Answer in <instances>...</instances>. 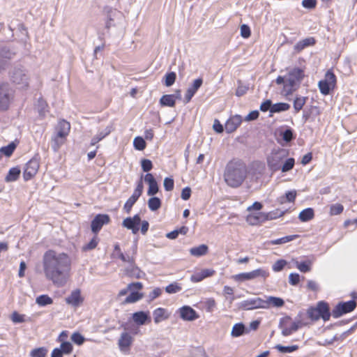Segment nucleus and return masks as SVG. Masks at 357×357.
I'll return each mask as SVG.
<instances>
[{
    "label": "nucleus",
    "mask_w": 357,
    "mask_h": 357,
    "mask_svg": "<svg viewBox=\"0 0 357 357\" xmlns=\"http://www.w3.org/2000/svg\"><path fill=\"white\" fill-rule=\"evenodd\" d=\"M42 262L44 275L47 280L58 287L67 283L72 265L68 254L49 250L44 253Z\"/></svg>",
    "instance_id": "nucleus-1"
},
{
    "label": "nucleus",
    "mask_w": 357,
    "mask_h": 357,
    "mask_svg": "<svg viewBox=\"0 0 357 357\" xmlns=\"http://www.w3.org/2000/svg\"><path fill=\"white\" fill-rule=\"evenodd\" d=\"M247 176L248 169L245 164L238 159H233L226 165L223 174L225 182L234 188L241 186Z\"/></svg>",
    "instance_id": "nucleus-2"
},
{
    "label": "nucleus",
    "mask_w": 357,
    "mask_h": 357,
    "mask_svg": "<svg viewBox=\"0 0 357 357\" xmlns=\"http://www.w3.org/2000/svg\"><path fill=\"white\" fill-rule=\"evenodd\" d=\"M304 77V71L302 69L294 68L289 70L286 75L278 76L275 79V83L278 85H283L281 94L287 97L298 89Z\"/></svg>",
    "instance_id": "nucleus-3"
},
{
    "label": "nucleus",
    "mask_w": 357,
    "mask_h": 357,
    "mask_svg": "<svg viewBox=\"0 0 357 357\" xmlns=\"http://www.w3.org/2000/svg\"><path fill=\"white\" fill-rule=\"evenodd\" d=\"M283 212H280L279 215L273 213H263V212H249V214L246 216V222L250 225H258L260 223L268 220L276 218L278 216H282L283 215Z\"/></svg>",
    "instance_id": "nucleus-4"
},
{
    "label": "nucleus",
    "mask_w": 357,
    "mask_h": 357,
    "mask_svg": "<svg viewBox=\"0 0 357 357\" xmlns=\"http://www.w3.org/2000/svg\"><path fill=\"white\" fill-rule=\"evenodd\" d=\"M269 276V272L264 268H257L250 272L242 273L232 276V279L236 282H245L255 280L259 278L266 279Z\"/></svg>",
    "instance_id": "nucleus-5"
},
{
    "label": "nucleus",
    "mask_w": 357,
    "mask_h": 357,
    "mask_svg": "<svg viewBox=\"0 0 357 357\" xmlns=\"http://www.w3.org/2000/svg\"><path fill=\"white\" fill-rule=\"evenodd\" d=\"M336 83V77L333 73L328 70L325 75V78L323 80H320L318 83V86L320 92L324 95H328L330 91L334 88Z\"/></svg>",
    "instance_id": "nucleus-6"
},
{
    "label": "nucleus",
    "mask_w": 357,
    "mask_h": 357,
    "mask_svg": "<svg viewBox=\"0 0 357 357\" xmlns=\"http://www.w3.org/2000/svg\"><path fill=\"white\" fill-rule=\"evenodd\" d=\"M286 154L283 150L272 152L267 158L268 168L273 172L280 169L282 162Z\"/></svg>",
    "instance_id": "nucleus-7"
},
{
    "label": "nucleus",
    "mask_w": 357,
    "mask_h": 357,
    "mask_svg": "<svg viewBox=\"0 0 357 357\" xmlns=\"http://www.w3.org/2000/svg\"><path fill=\"white\" fill-rule=\"evenodd\" d=\"M266 307V303L264 300L259 297H255L248 298L247 300L241 301L238 304V308L243 310H252L256 309H265Z\"/></svg>",
    "instance_id": "nucleus-8"
},
{
    "label": "nucleus",
    "mask_w": 357,
    "mask_h": 357,
    "mask_svg": "<svg viewBox=\"0 0 357 357\" xmlns=\"http://www.w3.org/2000/svg\"><path fill=\"white\" fill-rule=\"evenodd\" d=\"M13 98V91L8 84H0V111L6 110Z\"/></svg>",
    "instance_id": "nucleus-9"
},
{
    "label": "nucleus",
    "mask_w": 357,
    "mask_h": 357,
    "mask_svg": "<svg viewBox=\"0 0 357 357\" xmlns=\"http://www.w3.org/2000/svg\"><path fill=\"white\" fill-rule=\"evenodd\" d=\"M10 79L13 83L22 88L27 87L29 85V77L24 70L21 68H15L10 72Z\"/></svg>",
    "instance_id": "nucleus-10"
},
{
    "label": "nucleus",
    "mask_w": 357,
    "mask_h": 357,
    "mask_svg": "<svg viewBox=\"0 0 357 357\" xmlns=\"http://www.w3.org/2000/svg\"><path fill=\"white\" fill-rule=\"evenodd\" d=\"M356 307V303L354 301L340 303L332 311V316L334 318H339L344 314L353 311Z\"/></svg>",
    "instance_id": "nucleus-11"
},
{
    "label": "nucleus",
    "mask_w": 357,
    "mask_h": 357,
    "mask_svg": "<svg viewBox=\"0 0 357 357\" xmlns=\"http://www.w3.org/2000/svg\"><path fill=\"white\" fill-rule=\"evenodd\" d=\"M141 223V218L139 215H135L133 217L126 218L123 220L122 226L128 229L132 230V234H136L139 229V225Z\"/></svg>",
    "instance_id": "nucleus-12"
},
{
    "label": "nucleus",
    "mask_w": 357,
    "mask_h": 357,
    "mask_svg": "<svg viewBox=\"0 0 357 357\" xmlns=\"http://www.w3.org/2000/svg\"><path fill=\"white\" fill-rule=\"evenodd\" d=\"M39 169V162L36 159L30 160L25 166L24 171V178L26 181L30 180L33 177Z\"/></svg>",
    "instance_id": "nucleus-13"
},
{
    "label": "nucleus",
    "mask_w": 357,
    "mask_h": 357,
    "mask_svg": "<svg viewBox=\"0 0 357 357\" xmlns=\"http://www.w3.org/2000/svg\"><path fill=\"white\" fill-rule=\"evenodd\" d=\"M109 217L106 214H99L91 222V230L97 234L105 224L109 223Z\"/></svg>",
    "instance_id": "nucleus-14"
},
{
    "label": "nucleus",
    "mask_w": 357,
    "mask_h": 357,
    "mask_svg": "<svg viewBox=\"0 0 357 357\" xmlns=\"http://www.w3.org/2000/svg\"><path fill=\"white\" fill-rule=\"evenodd\" d=\"M133 342V337L128 332H123L121 334L118 341L119 349L123 352H126L130 349Z\"/></svg>",
    "instance_id": "nucleus-15"
},
{
    "label": "nucleus",
    "mask_w": 357,
    "mask_h": 357,
    "mask_svg": "<svg viewBox=\"0 0 357 357\" xmlns=\"http://www.w3.org/2000/svg\"><path fill=\"white\" fill-rule=\"evenodd\" d=\"M290 320L289 318H286L282 320L280 324V327L282 329V334L284 336H288L293 333L296 332L298 328L300 322H292L288 325L287 322Z\"/></svg>",
    "instance_id": "nucleus-16"
},
{
    "label": "nucleus",
    "mask_w": 357,
    "mask_h": 357,
    "mask_svg": "<svg viewBox=\"0 0 357 357\" xmlns=\"http://www.w3.org/2000/svg\"><path fill=\"white\" fill-rule=\"evenodd\" d=\"M65 300L67 304L73 307H78L82 304L84 298L81 295V291L77 289L73 290Z\"/></svg>",
    "instance_id": "nucleus-17"
},
{
    "label": "nucleus",
    "mask_w": 357,
    "mask_h": 357,
    "mask_svg": "<svg viewBox=\"0 0 357 357\" xmlns=\"http://www.w3.org/2000/svg\"><path fill=\"white\" fill-rule=\"evenodd\" d=\"M180 317L185 321H194L199 317V315L191 307L185 305L178 309Z\"/></svg>",
    "instance_id": "nucleus-18"
},
{
    "label": "nucleus",
    "mask_w": 357,
    "mask_h": 357,
    "mask_svg": "<svg viewBox=\"0 0 357 357\" xmlns=\"http://www.w3.org/2000/svg\"><path fill=\"white\" fill-rule=\"evenodd\" d=\"M213 269L206 268L202 269L199 272H197L191 275L190 280L193 282H199L206 278L211 277L215 274Z\"/></svg>",
    "instance_id": "nucleus-19"
},
{
    "label": "nucleus",
    "mask_w": 357,
    "mask_h": 357,
    "mask_svg": "<svg viewBox=\"0 0 357 357\" xmlns=\"http://www.w3.org/2000/svg\"><path fill=\"white\" fill-rule=\"evenodd\" d=\"M242 119L239 115L231 117L225 124V130L228 133L233 132L241 123Z\"/></svg>",
    "instance_id": "nucleus-20"
},
{
    "label": "nucleus",
    "mask_w": 357,
    "mask_h": 357,
    "mask_svg": "<svg viewBox=\"0 0 357 357\" xmlns=\"http://www.w3.org/2000/svg\"><path fill=\"white\" fill-rule=\"evenodd\" d=\"M133 321L137 325H144L146 321H151L149 312L139 311L132 314Z\"/></svg>",
    "instance_id": "nucleus-21"
},
{
    "label": "nucleus",
    "mask_w": 357,
    "mask_h": 357,
    "mask_svg": "<svg viewBox=\"0 0 357 357\" xmlns=\"http://www.w3.org/2000/svg\"><path fill=\"white\" fill-rule=\"evenodd\" d=\"M153 316L154 322L155 324H159L160 322L167 319L169 317L170 314L166 309L158 307L153 312Z\"/></svg>",
    "instance_id": "nucleus-22"
},
{
    "label": "nucleus",
    "mask_w": 357,
    "mask_h": 357,
    "mask_svg": "<svg viewBox=\"0 0 357 357\" xmlns=\"http://www.w3.org/2000/svg\"><path fill=\"white\" fill-rule=\"evenodd\" d=\"M112 257L114 258H119L121 260L125 262L132 263L134 261L133 256H130L126 254L124 255L120 248V246L118 243L114 245V250L112 253Z\"/></svg>",
    "instance_id": "nucleus-23"
},
{
    "label": "nucleus",
    "mask_w": 357,
    "mask_h": 357,
    "mask_svg": "<svg viewBox=\"0 0 357 357\" xmlns=\"http://www.w3.org/2000/svg\"><path fill=\"white\" fill-rule=\"evenodd\" d=\"M135 261L132 263H130V266L126 268L125 271L127 275L134 278H142L145 274L142 272L137 266L134 264Z\"/></svg>",
    "instance_id": "nucleus-24"
},
{
    "label": "nucleus",
    "mask_w": 357,
    "mask_h": 357,
    "mask_svg": "<svg viewBox=\"0 0 357 357\" xmlns=\"http://www.w3.org/2000/svg\"><path fill=\"white\" fill-rule=\"evenodd\" d=\"M70 129V123L65 120H61L58 123L56 128V134L59 135V137H66L69 134Z\"/></svg>",
    "instance_id": "nucleus-25"
},
{
    "label": "nucleus",
    "mask_w": 357,
    "mask_h": 357,
    "mask_svg": "<svg viewBox=\"0 0 357 357\" xmlns=\"http://www.w3.org/2000/svg\"><path fill=\"white\" fill-rule=\"evenodd\" d=\"M316 309L319 311V315L324 321H328L330 319L331 313L329 312L328 305L324 301L319 302Z\"/></svg>",
    "instance_id": "nucleus-26"
},
{
    "label": "nucleus",
    "mask_w": 357,
    "mask_h": 357,
    "mask_svg": "<svg viewBox=\"0 0 357 357\" xmlns=\"http://www.w3.org/2000/svg\"><path fill=\"white\" fill-rule=\"evenodd\" d=\"M315 43V40L312 37L306 38L303 40L298 41L294 45V50L297 52H300L307 47L312 46Z\"/></svg>",
    "instance_id": "nucleus-27"
},
{
    "label": "nucleus",
    "mask_w": 357,
    "mask_h": 357,
    "mask_svg": "<svg viewBox=\"0 0 357 357\" xmlns=\"http://www.w3.org/2000/svg\"><path fill=\"white\" fill-rule=\"evenodd\" d=\"M111 131L112 127L110 126H108L104 130L99 131L98 133L92 138L91 145L94 146L98 143L106 136H107L111 132Z\"/></svg>",
    "instance_id": "nucleus-28"
},
{
    "label": "nucleus",
    "mask_w": 357,
    "mask_h": 357,
    "mask_svg": "<svg viewBox=\"0 0 357 357\" xmlns=\"http://www.w3.org/2000/svg\"><path fill=\"white\" fill-rule=\"evenodd\" d=\"M264 302L266 303V307L265 309H268L271 306L280 307L283 306L284 303L282 298L274 296H268L266 300H264Z\"/></svg>",
    "instance_id": "nucleus-29"
},
{
    "label": "nucleus",
    "mask_w": 357,
    "mask_h": 357,
    "mask_svg": "<svg viewBox=\"0 0 357 357\" xmlns=\"http://www.w3.org/2000/svg\"><path fill=\"white\" fill-rule=\"evenodd\" d=\"M208 248L206 245L202 244L197 247L190 248V253L195 257H202L208 252Z\"/></svg>",
    "instance_id": "nucleus-30"
},
{
    "label": "nucleus",
    "mask_w": 357,
    "mask_h": 357,
    "mask_svg": "<svg viewBox=\"0 0 357 357\" xmlns=\"http://www.w3.org/2000/svg\"><path fill=\"white\" fill-rule=\"evenodd\" d=\"M246 332V328L242 323H238L233 326L231 335L234 337H239Z\"/></svg>",
    "instance_id": "nucleus-31"
},
{
    "label": "nucleus",
    "mask_w": 357,
    "mask_h": 357,
    "mask_svg": "<svg viewBox=\"0 0 357 357\" xmlns=\"http://www.w3.org/2000/svg\"><path fill=\"white\" fill-rule=\"evenodd\" d=\"M314 211L311 208H307L303 210L298 215L301 222H307L314 218Z\"/></svg>",
    "instance_id": "nucleus-32"
},
{
    "label": "nucleus",
    "mask_w": 357,
    "mask_h": 357,
    "mask_svg": "<svg viewBox=\"0 0 357 357\" xmlns=\"http://www.w3.org/2000/svg\"><path fill=\"white\" fill-rule=\"evenodd\" d=\"M307 100V97L296 96L294 100L293 106L296 113L300 112Z\"/></svg>",
    "instance_id": "nucleus-33"
},
{
    "label": "nucleus",
    "mask_w": 357,
    "mask_h": 357,
    "mask_svg": "<svg viewBox=\"0 0 357 357\" xmlns=\"http://www.w3.org/2000/svg\"><path fill=\"white\" fill-rule=\"evenodd\" d=\"M160 103L162 106L174 107L176 103L174 96L171 94L164 95L160 98Z\"/></svg>",
    "instance_id": "nucleus-34"
},
{
    "label": "nucleus",
    "mask_w": 357,
    "mask_h": 357,
    "mask_svg": "<svg viewBox=\"0 0 357 357\" xmlns=\"http://www.w3.org/2000/svg\"><path fill=\"white\" fill-rule=\"evenodd\" d=\"M66 137H59V135L56 134L55 136L52 137V148L54 151L56 152L61 145L64 144Z\"/></svg>",
    "instance_id": "nucleus-35"
},
{
    "label": "nucleus",
    "mask_w": 357,
    "mask_h": 357,
    "mask_svg": "<svg viewBox=\"0 0 357 357\" xmlns=\"http://www.w3.org/2000/svg\"><path fill=\"white\" fill-rule=\"evenodd\" d=\"M15 53L8 47L0 48V57L3 58L9 63V61L14 58Z\"/></svg>",
    "instance_id": "nucleus-36"
},
{
    "label": "nucleus",
    "mask_w": 357,
    "mask_h": 357,
    "mask_svg": "<svg viewBox=\"0 0 357 357\" xmlns=\"http://www.w3.org/2000/svg\"><path fill=\"white\" fill-rule=\"evenodd\" d=\"M20 172H21L20 169L18 167L11 168L9 170L8 174L6 177V181L7 182H11V181H16L18 178V177L20 174Z\"/></svg>",
    "instance_id": "nucleus-37"
},
{
    "label": "nucleus",
    "mask_w": 357,
    "mask_h": 357,
    "mask_svg": "<svg viewBox=\"0 0 357 357\" xmlns=\"http://www.w3.org/2000/svg\"><path fill=\"white\" fill-rule=\"evenodd\" d=\"M36 303L40 306H45L52 304L53 300L48 295L44 294L38 296Z\"/></svg>",
    "instance_id": "nucleus-38"
},
{
    "label": "nucleus",
    "mask_w": 357,
    "mask_h": 357,
    "mask_svg": "<svg viewBox=\"0 0 357 357\" xmlns=\"http://www.w3.org/2000/svg\"><path fill=\"white\" fill-rule=\"evenodd\" d=\"M130 294L126 297L124 303H133L143 298V294L137 291H131Z\"/></svg>",
    "instance_id": "nucleus-39"
},
{
    "label": "nucleus",
    "mask_w": 357,
    "mask_h": 357,
    "mask_svg": "<svg viewBox=\"0 0 357 357\" xmlns=\"http://www.w3.org/2000/svg\"><path fill=\"white\" fill-rule=\"evenodd\" d=\"M312 261L310 260L298 262L296 261V267L302 273H307L310 271Z\"/></svg>",
    "instance_id": "nucleus-40"
},
{
    "label": "nucleus",
    "mask_w": 357,
    "mask_h": 357,
    "mask_svg": "<svg viewBox=\"0 0 357 357\" xmlns=\"http://www.w3.org/2000/svg\"><path fill=\"white\" fill-rule=\"evenodd\" d=\"M290 108V105L285 102H278L273 105L271 107V113L287 111Z\"/></svg>",
    "instance_id": "nucleus-41"
},
{
    "label": "nucleus",
    "mask_w": 357,
    "mask_h": 357,
    "mask_svg": "<svg viewBox=\"0 0 357 357\" xmlns=\"http://www.w3.org/2000/svg\"><path fill=\"white\" fill-rule=\"evenodd\" d=\"M16 144L14 142H11L8 146L1 147L0 149V153L6 155V157H10L14 152Z\"/></svg>",
    "instance_id": "nucleus-42"
},
{
    "label": "nucleus",
    "mask_w": 357,
    "mask_h": 357,
    "mask_svg": "<svg viewBox=\"0 0 357 357\" xmlns=\"http://www.w3.org/2000/svg\"><path fill=\"white\" fill-rule=\"evenodd\" d=\"M161 206V201L158 197H151L148 201V206L152 211L158 210Z\"/></svg>",
    "instance_id": "nucleus-43"
},
{
    "label": "nucleus",
    "mask_w": 357,
    "mask_h": 357,
    "mask_svg": "<svg viewBox=\"0 0 357 357\" xmlns=\"http://www.w3.org/2000/svg\"><path fill=\"white\" fill-rule=\"evenodd\" d=\"M47 349L45 347H39L31 351V357H45L47 354Z\"/></svg>",
    "instance_id": "nucleus-44"
},
{
    "label": "nucleus",
    "mask_w": 357,
    "mask_h": 357,
    "mask_svg": "<svg viewBox=\"0 0 357 357\" xmlns=\"http://www.w3.org/2000/svg\"><path fill=\"white\" fill-rule=\"evenodd\" d=\"M133 146L138 151H143L146 148V142L141 137H136L133 140Z\"/></svg>",
    "instance_id": "nucleus-45"
},
{
    "label": "nucleus",
    "mask_w": 357,
    "mask_h": 357,
    "mask_svg": "<svg viewBox=\"0 0 357 357\" xmlns=\"http://www.w3.org/2000/svg\"><path fill=\"white\" fill-rule=\"evenodd\" d=\"M298 347L297 345L292 346H282L280 344H277L275 346V349H278L281 353H291L298 349Z\"/></svg>",
    "instance_id": "nucleus-46"
},
{
    "label": "nucleus",
    "mask_w": 357,
    "mask_h": 357,
    "mask_svg": "<svg viewBox=\"0 0 357 357\" xmlns=\"http://www.w3.org/2000/svg\"><path fill=\"white\" fill-rule=\"evenodd\" d=\"M296 197V190H291L288 191L286 192L284 197H280V202L284 203L286 201L289 202H294Z\"/></svg>",
    "instance_id": "nucleus-47"
},
{
    "label": "nucleus",
    "mask_w": 357,
    "mask_h": 357,
    "mask_svg": "<svg viewBox=\"0 0 357 357\" xmlns=\"http://www.w3.org/2000/svg\"><path fill=\"white\" fill-rule=\"evenodd\" d=\"M181 289V286L176 282L172 283L165 287L166 292L170 294H176L180 291Z\"/></svg>",
    "instance_id": "nucleus-48"
},
{
    "label": "nucleus",
    "mask_w": 357,
    "mask_h": 357,
    "mask_svg": "<svg viewBox=\"0 0 357 357\" xmlns=\"http://www.w3.org/2000/svg\"><path fill=\"white\" fill-rule=\"evenodd\" d=\"M297 237L296 235H291V236H287L280 238H278L276 240L272 241L271 243L272 245H279V244H283L286 243L287 242H289L291 241H293Z\"/></svg>",
    "instance_id": "nucleus-49"
},
{
    "label": "nucleus",
    "mask_w": 357,
    "mask_h": 357,
    "mask_svg": "<svg viewBox=\"0 0 357 357\" xmlns=\"http://www.w3.org/2000/svg\"><path fill=\"white\" fill-rule=\"evenodd\" d=\"M294 159L292 158H288L284 163L281 165L280 169L282 172H287L291 170L294 166Z\"/></svg>",
    "instance_id": "nucleus-50"
},
{
    "label": "nucleus",
    "mask_w": 357,
    "mask_h": 357,
    "mask_svg": "<svg viewBox=\"0 0 357 357\" xmlns=\"http://www.w3.org/2000/svg\"><path fill=\"white\" fill-rule=\"evenodd\" d=\"M344 207L340 204H335L331 206L330 214L331 215H336L340 214L343 211Z\"/></svg>",
    "instance_id": "nucleus-51"
},
{
    "label": "nucleus",
    "mask_w": 357,
    "mask_h": 357,
    "mask_svg": "<svg viewBox=\"0 0 357 357\" xmlns=\"http://www.w3.org/2000/svg\"><path fill=\"white\" fill-rule=\"evenodd\" d=\"M71 340L77 345H82L85 340V338L79 333H74L71 335Z\"/></svg>",
    "instance_id": "nucleus-52"
},
{
    "label": "nucleus",
    "mask_w": 357,
    "mask_h": 357,
    "mask_svg": "<svg viewBox=\"0 0 357 357\" xmlns=\"http://www.w3.org/2000/svg\"><path fill=\"white\" fill-rule=\"evenodd\" d=\"M248 90V86L243 85L241 82H238V85L236 91V96L238 97L243 96L245 95Z\"/></svg>",
    "instance_id": "nucleus-53"
},
{
    "label": "nucleus",
    "mask_w": 357,
    "mask_h": 357,
    "mask_svg": "<svg viewBox=\"0 0 357 357\" xmlns=\"http://www.w3.org/2000/svg\"><path fill=\"white\" fill-rule=\"evenodd\" d=\"M11 320L15 324L25 322V315L20 314L17 312H14L11 315Z\"/></svg>",
    "instance_id": "nucleus-54"
},
{
    "label": "nucleus",
    "mask_w": 357,
    "mask_h": 357,
    "mask_svg": "<svg viewBox=\"0 0 357 357\" xmlns=\"http://www.w3.org/2000/svg\"><path fill=\"white\" fill-rule=\"evenodd\" d=\"M287 261L284 259H280L275 261L273 265V270L275 272H279L282 271L284 267L287 265Z\"/></svg>",
    "instance_id": "nucleus-55"
},
{
    "label": "nucleus",
    "mask_w": 357,
    "mask_h": 357,
    "mask_svg": "<svg viewBox=\"0 0 357 357\" xmlns=\"http://www.w3.org/2000/svg\"><path fill=\"white\" fill-rule=\"evenodd\" d=\"M203 79L202 78L196 79L193 81L192 85L188 87V89L195 93L201 87Z\"/></svg>",
    "instance_id": "nucleus-56"
},
{
    "label": "nucleus",
    "mask_w": 357,
    "mask_h": 357,
    "mask_svg": "<svg viewBox=\"0 0 357 357\" xmlns=\"http://www.w3.org/2000/svg\"><path fill=\"white\" fill-rule=\"evenodd\" d=\"M176 75L175 73L171 72L169 73H167L165 75V85L167 86H172L174 83V82L176 80Z\"/></svg>",
    "instance_id": "nucleus-57"
},
{
    "label": "nucleus",
    "mask_w": 357,
    "mask_h": 357,
    "mask_svg": "<svg viewBox=\"0 0 357 357\" xmlns=\"http://www.w3.org/2000/svg\"><path fill=\"white\" fill-rule=\"evenodd\" d=\"M162 290L159 287L153 289L149 294L148 298L149 301H152L156 298L159 297L162 294Z\"/></svg>",
    "instance_id": "nucleus-58"
},
{
    "label": "nucleus",
    "mask_w": 357,
    "mask_h": 357,
    "mask_svg": "<svg viewBox=\"0 0 357 357\" xmlns=\"http://www.w3.org/2000/svg\"><path fill=\"white\" fill-rule=\"evenodd\" d=\"M163 185L167 191H172L174 189V182L173 178L167 177L164 179Z\"/></svg>",
    "instance_id": "nucleus-59"
},
{
    "label": "nucleus",
    "mask_w": 357,
    "mask_h": 357,
    "mask_svg": "<svg viewBox=\"0 0 357 357\" xmlns=\"http://www.w3.org/2000/svg\"><path fill=\"white\" fill-rule=\"evenodd\" d=\"M60 349L63 351V354H70L73 351V345L69 342H63L61 344Z\"/></svg>",
    "instance_id": "nucleus-60"
},
{
    "label": "nucleus",
    "mask_w": 357,
    "mask_h": 357,
    "mask_svg": "<svg viewBox=\"0 0 357 357\" xmlns=\"http://www.w3.org/2000/svg\"><path fill=\"white\" fill-rule=\"evenodd\" d=\"M98 243L97 236H94L91 241L83 247L84 250H90L94 249Z\"/></svg>",
    "instance_id": "nucleus-61"
},
{
    "label": "nucleus",
    "mask_w": 357,
    "mask_h": 357,
    "mask_svg": "<svg viewBox=\"0 0 357 357\" xmlns=\"http://www.w3.org/2000/svg\"><path fill=\"white\" fill-rule=\"evenodd\" d=\"M307 314H308V317L312 320H314V321L318 320L321 317V316L319 315V311H317L316 307L315 308H310L307 310Z\"/></svg>",
    "instance_id": "nucleus-62"
},
{
    "label": "nucleus",
    "mask_w": 357,
    "mask_h": 357,
    "mask_svg": "<svg viewBox=\"0 0 357 357\" xmlns=\"http://www.w3.org/2000/svg\"><path fill=\"white\" fill-rule=\"evenodd\" d=\"M141 165L143 171L146 172H149L153 167L152 162L149 159H143L141 161Z\"/></svg>",
    "instance_id": "nucleus-63"
},
{
    "label": "nucleus",
    "mask_w": 357,
    "mask_h": 357,
    "mask_svg": "<svg viewBox=\"0 0 357 357\" xmlns=\"http://www.w3.org/2000/svg\"><path fill=\"white\" fill-rule=\"evenodd\" d=\"M205 306L207 312H213L216 306L215 301L213 298H208L205 301Z\"/></svg>",
    "instance_id": "nucleus-64"
}]
</instances>
